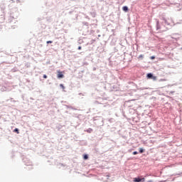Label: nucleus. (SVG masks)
I'll return each instance as SVG.
<instances>
[{
	"mask_svg": "<svg viewBox=\"0 0 182 182\" xmlns=\"http://www.w3.org/2000/svg\"><path fill=\"white\" fill-rule=\"evenodd\" d=\"M144 58V55H140L139 56V59H143Z\"/></svg>",
	"mask_w": 182,
	"mask_h": 182,
	"instance_id": "nucleus-8",
	"label": "nucleus"
},
{
	"mask_svg": "<svg viewBox=\"0 0 182 182\" xmlns=\"http://www.w3.org/2000/svg\"><path fill=\"white\" fill-rule=\"evenodd\" d=\"M133 154H134V156H136V154H139V152H137V151H134V152H133Z\"/></svg>",
	"mask_w": 182,
	"mask_h": 182,
	"instance_id": "nucleus-10",
	"label": "nucleus"
},
{
	"mask_svg": "<svg viewBox=\"0 0 182 182\" xmlns=\"http://www.w3.org/2000/svg\"><path fill=\"white\" fill-rule=\"evenodd\" d=\"M14 132H15L16 133H17V134H19V129H18V128H16Z\"/></svg>",
	"mask_w": 182,
	"mask_h": 182,
	"instance_id": "nucleus-5",
	"label": "nucleus"
},
{
	"mask_svg": "<svg viewBox=\"0 0 182 182\" xmlns=\"http://www.w3.org/2000/svg\"><path fill=\"white\" fill-rule=\"evenodd\" d=\"M60 86L62 87V89H65V86L63 84H60Z\"/></svg>",
	"mask_w": 182,
	"mask_h": 182,
	"instance_id": "nucleus-11",
	"label": "nucleus"
},
{
	"mask_svg": "<svg viewBox=\"0 0 182 182\" xmlns=\"http://www.w3.org/2000/svg\"><path fill=\"white\" fill-rule=\"evenodd\" d=\"M122 11H124V12H127V11H129V7H127V6H123Z\"/></svg>",
	"mask_w": 182,
	"mask_h": 182,
	"instance_id": "nucleus-3",
	"label": "nucleus"
},
{
	"mask_svg": "<svg viewBox=\"0 0 182 182\" xmlns=\"http://www.w3.org/2000/svg\"><path fill=\"white\" fill-rule=\"evenodd\" d=\"M82 49V46L78 47V50H80Z\"/></svg>",
	"mask_w": 182,
	"mask_h": 182,
	"instance_id": "nucleus-15",
	"label": "nucleus"
},
{
	"mask_svg": "<svg viewBox=\"0 0 182 182\" xmlns=\"http://www.w3.org/2000/svg\"><path fill=\"white\" fill-rule=\"evenodd\" d=\"M147 182H153V180H149Z\"/></svg>",
	"mask_w": 182,
	"mask_h": 182,
	"instance_id": "nucleus-16",
	"label": "nucleus"
},
{
	"mask_svg": "<svg viewBox=\"0 0 182 182\" xmlns=\"http://www.w3.org/2000/svg\"><path fill=\"white\" fill-rule=\"evenodd\" d=\"M43 78L44 79H48V76L46 75H43Z\"/></svg>",
	"mask_w": 182,
	"mask_h": 182,
	"instance_id": "nucleus-13",
	"label": "nucleus"
},
{
	"mask_svg": "<svg viewBox=\"0 0 182 182\" xmlns=\"http://www.w3.org/2000/svg\"><path fill=\"white\" fill-rule=\"evenodd\" d=\"M151 60H153L156 59V57L155 56H151Z\"/></svg>",
	"mask_w": 182,
	"mask_h": 182,
	"instance_id": "nucleus-12",
	"label": "nucleus"
},
{
	"mask_svg": "<svg viewBox=\"0 0 182 182\" xmlns=\"http://www.w3.org/2000/svg\"><path fill=\"white\" fill-rule=\"evenodd\" d=\"M83 159H84V160H87V159H89V156L85 154V155H84Z\"/></svg>",
	"mask_w": 182,
	"mask_h": 182,
	"instance_id": "nucleus-6",
	"label": "nucleus"
},
{
	"mask_svg": "<svg viewBox=\"0 0 182 182\" xmlns=\"http://www.w3.org/2000/svg\"><path fill=\"white\" fill-rule=\"evenodd\" d=\"M152 79H153L154 80H157V77L152 75Z\"/></svg>",
	"mask_w": 182,
	"mask_h": 182,
	"instance_id": "nucleus-9",
	"label": "nucleus"
},
{
	"mask_svg": "<svg viewBox=\"0 0 182 182\" xmlns=\"http://www.w3.org/2000/svg\"><path fill=\"white\" fill-rule=\"evenodd\" d=\"M144 181H146V178H134V182H144Z\"/></svg>",
	"mask_w": 182,
	"mask_h": 182,
	"instance_id": "nucleus-1",
	"label": "nucleus"
},
{
	"mask_svg": "<svg viewBox=\"0 0 182 182\" xmlns=\"http://www.w3.org/2000/svg\"><path fill=\"white\" fill-rule=\"evenodd\" d=\"M139 153H144V149H143L142 148H140Z\"/></svg>",
	"mask_w": 182,
	"mask_h": 182,
	"instance_id": "nucleus-7",
	"label": "nucleus"
},
{
	"mask_svg": "<svg viewBox=\"0 0 182 182\" xmlns=\"http://www.w3.org/2000/svg\"><path fill=\"white\" fill-rule=\"evenodd\" d=\"M53 41H47V43H53Z\"/></svg>",
	"mask_w": 182,
	"mask_h": 182,
	"instance_id": "nucleus-14",
	"label": "nucleus"
},
{
	"mask_svg": "<svg viewBox=\"0 0 182 182\" xmlns=\"http://www.w3.org/2000/svg\"><path fill=\"white\" fill-rule=\"evenodd\" d=\"M57 77L58 79H62V78L65 77V75H63V73L60 70H58Z\"/></svg>",
	"mask_w": 182,
	"mask_h": 182,
	"instance_id": "nucleus-2",
	"label": "nucleus"
},
{
	"mask_svg": "<svg viewBox=\"0 0 182 182\" xmlns=\"http://www.w3.org/2000/svg\"><path fill=\"white\" fill-rule=\"evenodd\" d=\"M147 77H148V79H151V77H153V74H151V73L147 74Z\"/></svg>",
	"mask_w": 182,
	"mask_h": 182,
	"instance_id": "nucleus-4",
	"label": "nucleus"
}]
</instances>
